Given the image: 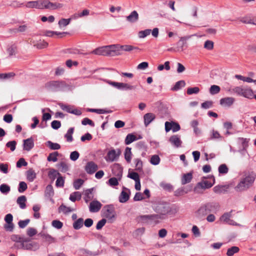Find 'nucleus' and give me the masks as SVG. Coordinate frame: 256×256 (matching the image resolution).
Wrapping results in <instances>:
<instances>
[{
  "label": "nucleus",
  "instance_id": "8",
  "mask_svg": "<svg viewBox=\"0 0 256 256\" xmlns=\"http://www.w3.org/2000/svg\"><path fill=\"white\" fill-rule=\"evenodd\" d=\"M16 246L18 248H22L26 250H36L38 248V244L36 242H30L28 238H24L22 242L18 244Z\"/></svg>",
  "mask_w": 256,
  "mask_h": 256
},
{
  "label": "nucleus",
  "instance_id": "49",
  "mask_svg": "<svg viewBox=\"0 0 256 256\" xmlns=\"http://www.w3.org/2000/svg\"><path fill=\"white\" fill-rule=\"evenodd\" d=\"M47 146L52 150H57L60 148V146L58 144L54 143L51 141L47 142Z\"/></svg>",
  "mask_w": 256,
  "mask_h": 256
},
{
  "label": "nucleus",
  "instance_id": "42",
  "mask_svg": "<svg viewBox=\"0 0 256 256\" xmlns=\"http://www.w3.org/2000/svg\"><path fill=\"white\" fill-rule=\"evenodd\" d=\"M60 176V174L56 170L54 169L50 170L48 173V177L52 180H54L57 176Z\"/></svg>",
  "mask_w": 256,
  "mask_h": 256
},
{
  "label": "nucleus",
  "instance_id": "32",
  "mask_svg": "<svg viewBox=\"0 0 256 256\" xmlns=\"http://www.w3.org/2000/svg\"><path fill=\"white\" fill-rule=\"evenodd\" d=\"M137 140L138 138L134 134H129L126 136L124 142L126 144L128 145Z\"/></svg>",
  "mask_w": 256,
  "mask_h": 256
},
{
  "label": "nucleus",
  "instance_id": "43",
  "mask_svg": "<svg viewBox=\"0 0 256 256\" xmlns=\"http://www.w3.org/2000/svg\"><path fill=\"white\" fill-rule=\"evenodd\" d=\"M160 156L157 154H154L152 156L150 162L153 165H158L160 162Z\"/></svg>",
  "mask_w": 256,
  "mask_h": 256
},
{
  "label": "nucleus",
  "instance_id": "5",
  "mask_svg": "<svg viewBox=\"0 0 256 256\" xmlns=\"http://www.w3.org/2000/svg\"><path fill=\"white\" fill-rule=\"evenodd\" d=\"M67 86L66 82L63 80H50L44 84L46 90L52 92L62 90Z\"/></svg>",
  "mask_w": 256,
  "mask_h": 256
},
{
  "label": "nucleus",
  "instance_id": "63",
  "mask_svg": "<svg viewBox=\"0 0 256 256\" xmlns=\"http://www.w3.org/2000/svg\"><path fill=\"white\" fill-rule=\"evenodd\" d=\"M64 178L62 176H58L56 182V186L57 187H60L62 188L64 186Z\"/></svg>",
  "mask_w": 256,
  "mask_h": 256
},
{
  "label": "nucleus",
  "instance_id": "23",
  "mask_svg": "<svg viewBox=\"0 0 256 256\" xmlns=\"http://www.w3.org/2000/svg\"><path fill=\"white\" fill-rule=\"evenodd\" d=\"M156 118V115L152 112L145 114L144 116V124L148 126Z\"/></svg>",
  "mask_w": 256,
  "mask_h": 256
},
{
  "label": "nucleus",
  "instance_id": "11",
  "mask_svg": "<svg viewBox=\"0 0 256 256\" xmlns=\"http://www.w3.org/2000/svg\"><path fill=\"white\" fill-rule=\"evenodd\" d=\"M116 56L122 55L123 52H130L134 49H138L137 47H134L131 45L114 44Z\"/></svg>",
  "mask_w": 256,
  "mask_h": 256
},
{
  "label": "nucleus",
  "instance_id": "46",
  "mask_svg": "<svg viewBox=\"0 0 256 256\" xmlns=\"http://www.w3.org/2000/svg\"><path fill=\"white\" fill-rule=\"evenodd\" d=\"M60 108L66 111V112L71 114V112L72 111L74 106H70L69 105H66L62 103H60L58 104Z\"/></svg>",
  "mask_w": 256,
  "mask_h": 256
},
{
  "label": "nucleus",
  "instance_id": "20",
  "mask_svg": "<svg viewBox=\"0 0 256 256\" xmlns=\"http://www.w3.org/2000/svg\"><path fill=\"white\" fill-rule=\"evenodd\" d=\"M128 192H130V190L128 188L124 187L123 190L121 192V194L119 196L120 202L124 203L128 200L130 198Z\"/></svg>",
  "mask_w": 256,
  "mask_h": 256
},
{
  "label": "nucleus",
  "instance_id": "44",
  "mask_svg": "<svg viewBox=\"0 0 256 256\" xmlns=\"http://www.w3.org/2000/svg\"><path fill=\"white\" fill-rule=\"evenodd\" d=\"M66 32H54V31H51V30H47L45 32L44 36L48 37H52L54 34H56L58 36L59 35H64L65 34H66Z\"/></svg>",
  "mask_w": 256,
  "mask_h": 256
},
{
  "label": "nucleus",
  "instance_id": "41",
  "mask_svg": "<svg viewBox=\"0 0 256 256\" xmlns=\"http://www.w3.org/2000/svg\"><path fill=\"white\" fill-rule=\"evenodd\" d=\"M88 111L90 112H96L98 114H108L112 112V110H107L104 109H94V108H88Z\"/></svg>",
  "mask_w": 256,
  "mask_h": 256
},
{
  "label": "nucleus",
  "instance_id": "15",
  "mask_svg": "<svg viewBox=\"0 0 256 256\" xmlns=\"http://www.w3.org/2000/svg\"><path fill=\"white\" fill-rule=\"evenodd\" d=\"M25 6L28 8H36L43 10V0L30 1L25 4Z\"/></svg>",
  "mask_w": 256,
  "mask_h": 256
},
{
  "label": "nucleus",
  "instance_id": "36",
  "mask_svg": "<svg viewBox=\"0 0 256 256\" xmlns=\"http://www.w3.org/2000/svg\"><path fill=\"white\" fill-rule=\"evenodd\" d=\"M222 138H223V137L220 136V134L218 131L212 130L210 132V135L209 140H216V139H220V140H222Z\"/></svg>",
  "mask_w": 256,
  "mask_h": 256
},
{
  "label": "nucleus",
  "instance_id": "37",
  "mask_svg": "<svg viewBox=\"0 0 256 256\" xmlns=\"http://www.w3.org/2000/svg\"><path fill=\"white\" fill-rule=\"evenodd\" d=\"M82 197L81 193L80 192H75L70 194V200L74 202L76 200H80Z\"/></svg>",
  "mask_w": 256,
  "mask_h": 256
},
{
  "label": "nucleus",
  "instance_id": "27",
  "mask_svg": "<svg viewBox=\"0 0 256 256\" xmlns=\"http://www.w3.org/2000/svg\"><path fill=\"white\" fill-rule=\"evenodd\" d=\"M192 172H190L187 174H184L181 178L182 184L184 185L190 182L192 179Z\"/></svg>",
  "mask_w": 256,
  "mask_h": 256
},
{
  "label": "nucleus",
  "instance_id": "17",
  "mask_svg": "<svg viewBox=\"0 0 256 256\" xmlns=\"http://www.w3.org/2000/svg\"><path fill=\"white\" fill-rule=\"evenodd\" d=\"M102 204L98 200H92L90 202L89 206V210L91 212H98L101 208Z\"/></svg>",
  "mask_w": 256,
  "mask_h": 256
},
{
  "label": "nucleus",
  "instance_id": "19",
  "mask_svg": "<svg viewBox=\"0 0 256 256\" xmlns=\"http://www.w3.org/2000/svg\"><path fill=\"white\" fill-rule=\"evenodd\" d=\"M112 172L114 175L120 180L122 175V168L119 164H114L112 168Z\"/></svg>",
  "mask_w": 256,
  "mask_h": 256
},
{
  "label": "nucleus",
  "instance_id": "47",
  "mask_svg": "<svg viewBox=\"0 0 256 256\" xmlns=\"http://www.w3.org/2000/svg\"><path fill=\"white\" fill-rule=\"evenodd\" d=\"M240 249L238 246H234L228 248L227 250L228 256H232L234 254L238 252Z\"/></svg>",
  "mask_w": 256,
  "mask_h": 256
},
{
  "label": "nucleus",
  "instance_id": "52",
  "mask_svg": "<svg viewBox=\"0 0 256 256\" xmlns=\"http://www.w3.org/2000/svg\"><path fill=\"white\" fill-rule=\"evenodd\" d=\"M238 142H240L242 146V148H247L248 147V143L250 139H248L244 138H238Z\"/></svg>",
  "mask_w": 256,
  "mask_h": 256
},
{
  "label": "nucleus",
  "instance_id": "53",
  "mask_svg": "<svg viewBox=\"0 0 256 256\" xmlns=\"http://www.w3.org/2000/svg\"><path fill=\"white\" fill-rule=\"evenodd\" d=\"M84 182V181L82 179H77L74 182V188L76 190H79L81 186L82 185Z\"/></svg>",
  "mask_w": 256,
  "mask_h": 256
},
{
  "label": "nucleus",
  "instance_id": "26",
  "mask_svg": "<svg viewBox=\"0 0 256 256\" xmlns=\"http://www.w3.org/2000/svg\"><path fill=\"white\" fill-rule=\"evenodd\" d=\"M138 18L139 16L138 12L136 10H134L130 15L126 16V20L130 23H134L138 20Z\"/></svg>",
  "mask_w": 256,
  "mask_h": 256
},
{
  "label": "nucleus",
  "instance_id": "39",
  "mask_svg": "<svg viewBox=\"0 0 256 256\" xmlns=\"http://www.w3.org/2000/svg\"><path fill=\"white\" fill-rule=\"evenodd\" d=\"M74 128H70L64 136V137L66 138L67 141L68 142H71L73 140L72 135L74 133Z\"/></svg>",
  "mask_w": 256,
  "mask_h": 256
},
{
  "label": "nucleus",
  "instance_id": "33",
  "mask_svg": "<svg viewBox=\"0 0 256 256\" xmlns=\"http://www.w3.org/2000/svg\"><path fill=\"white\" fill-rule=\"evenodd\" d=\"M186 85L184 80H181L177 82L174 86L171 88L172 91H177L180 90L182 88L184 87Z\"/></svg>",
  "mask_w": 256,
  "mask_h": 256
},
{
  "label": "nucleus",
  "instance_id": "25",
  "mask_svg": "<svg viewBox=\"0 0 256 256\" xmlns=\"http://www.w3.org/2000/svg\"><path fill=\"white\" fill-rule=\"evenodd\" d=\"M232 210L230 212L224 213L220 218V220L228 224H234V221L230 218L232 216Z\"/></svg>",
  "mask_w": 256,
  "mask_h": 256
},
{
  "label": "nucleus",
  "instance_id": "35",
  "mask_svg": "<svg viewBox=\"0 0 256 256\" xmlns=\"http://www.w3.org/2000/svg\"><path fill=\"white\" fill-rule=\"evenodd\" d=\"M84 225V220L82 218H79L73 223V228L74 230H78L82 227Z\"/></svg>",
  "mask_w": 256,
  "mask_h": 256
},
{
  "label": "nucleus",
  "instance_id": "18",
  "mask_svg": "<svg viewBox=\"0 0 256 256\" xmlns=\"http://www.w3.org/2000/svg\"><path fill=\"white\" fill-rule=\"evenodd\" d=\"M235 98L232 97H226L222 98L220 100V104L224 107H230L234 103Z\"/></svg>",
  "mask_w": 256,
  "mask_h": 256
},
{
  "label": "nucleus",
  "instance_id": "51",
  "mask_svg": "<svg viewBox=\"0 0 256 256\" xmlns=\"http://www.w3.org/2000/svg\"><path fill=\"white\" fill-rule=\"evenodd\" d=\"M220 87L216 85H212L210 86V92L211 94H216L220 92Z\"/></svg>",
  "mask_w": 256,
  "mask_h": 256
},
{
  "label": "nucleus",
  "instance_id": "1",
  "mask_svg": "<svg viewBox=\"0 0 256 256\" xmlns=\"http://www.w3.org/2000/svg\"><path fill=\"white\" fill-rule=\"evenodd\" d=\"M220 209V205L218 202H206L201 204L196 211V217L199 220H204L208 214H216Z\"/></svg>",
  "mask_w": 256,
  "mask_h": 256
},
{
  "label": "nucleus",
  "instance_id": "12",
  "mask_svg": "<svg viewBox=\"0 0 256 256\" xmlns=\"http://www.w3.org/2000/svg\"><path fill=\"white\" fill-rule=\"evenodd\" d=\"M64 4L59 2H52L49 0H43V9L55 10L62 8Z\"/></svg>",
  "mask_w": 256,
  "mask_h": 256
},
{
  "label": "nucleus",
  "instance_id": "45",
  "mask_svg": "<svg viewBox=\"0 0 256 256\" xmlns=\"http://www.w3.org/2000/svg\"><path fill=\"white\" fill-rule=\"evenodd\" d=\"M58 156V152H54L50 153L49 154V156H48L47 160L49 162L52 161L53 162H56L58 160L57 156Z\"/></svg>",
  "mask_w": 256,
  "mask_h": 256
},
{
  "label": "nucleus",
  "instance_id": "10",
  "mask_svg": "<svg viewBox=\"0 0 256 256\" xmlns=\"http://www.w3.org/2000/svg\"><path fill=\"white\" fill-rule=\"evenodd\" d=\"M106 82L110 85L116 88L118 90H131L134 89V86H133L126 83L118 82H112L110 80H107Z\"/></svg>",
  "mask_w": 256,
  "mask_h": 256
},
{
  "label": "nucleus",
  "instance_id": "60",
  "mask_svg": "<svg viewBox=\"0 0 256 256\" xmlns=\"http://www.w3.org/2000/svg\"><path fill=\"white\" fill-rule=\"evenodd\" d=\"M48 44L46 42H45L44 40H40L36 44H34V46L38 49H42L46 48L48 46Z\"/></svg>",
  "mask_w": 256,
  "mask_h": 256
},
{
  "label": "nucleus",
  "instance_id": "50",
  "mask_svg": "<svg viewBox=\"0 0 256 256\" xmlns=\"http://www.w3.org/2000/svg\"><path fill=\"white\" fill-rule=\"evenodd\" d=\"M10 190V186L6 184H4L0 186V191L2 194H7Z\"/></svg>",
  "mask_w": 256,
  "mask_h": 256
},
{
  "label": "nucleus",
  "instance_id": "31",
  "mask_svg": "<svg viewBox=\"0 0 256 256\" xmlns=\"http://www.w3.org/2000/svg\"><path fill=\"white\" fill-rule=\"evenodd\" d=\"M26 196H19L16 200L17 204L19 205L20 207L24 209L26 207Z\"/></svg>",
  "mask_w": 256,
  "mask_h": 256
},
{
  "label": "nucleus",
  "instance_id": "29",
  "mask_svg": "<svg viewBox=\"0 0 256 256\" xmlns=\"http://www.w3.org/2000/svg\"><path fill=\"white\" fill-rule=\"evenodd\" d=\"M26 176L28 180L32 182L36 178V174L32 168H30L26 172Z\"/></svg>",
  "mask_w": 256,
  "mask_h": 256
},
{
  "label": "nucleus",
  "instance_id": "56",
  "mask_svg": "<svg viewBox=\"0 0 256 256\" xmlns=\"http://www.w3.org/2000/svg\"><path fill=\"white\" fill-rule=\"evenodd\" d=\"M71 18H62L58 22V25L60 27L66 26H68L70 22Z\"/></svg>",
  "mask_w": 256,
  "mask_h": 256
},
{
  "label": "nucleus",
  "instance_id": "34",
  "mask_svg": "<svg viewBox=\"0 0 256 256\" xmlns=\"http://www.w3.org/2000/svg\"><path fill=\"white\" fill-rule=\"evenodd\" d=\"M124 158L128 163H130L132 160V153L131 152V148L126 147L124 151Z\"/></svg>",
  "mask_w": 256,
  "mask_h": 256
},
{
  "label": "nucleus",
  "instance_id": "30",
  "mask_svg": "<svg viewBox=\"0 0 256 256\" xmlns=\"http://www.w3.org/2000/svg\"><path fill=\"white\" fill-rule=\"evenodd\" d=\"M93 188L86 190L84 192V200L86 203L92 200L94 198L92 194Z\"/></svg>",
  "mask_w": 256,
  "mask_h": 256
},
{
  "label": "nucleus",
  "instance_id": "62",
  "mask_svg": "<svg viewBox=\"0 0 256 256\" xmlns=\"http://www.w3.org/2000/svg\"><path fill=\"white\" fill-rule=\"evenodd\" d=\"M28 188L26 184L24 182H20L18 185V190L20 192H23Z\"/></svg>",
  "mask_w": 256,
  "mask_h": 256
},
{
  "label": "nucleus",
  "instance_id": "24",
  "mask_svg": "<svg viewBox=\"0 0 256 256\" xmlns=\"http://www.w3.org/2000/svg\"><path fill=\"white\" fill-rule=\"evenodd\" d=\"M54 195V190L51 184H48L44 192L45 197L50 198V200L54 202L52 198Z\"/></svg>",
  "mask_w": 256,
  "mask_h": 256
},
{
  "label": "nucleus",
  "instance_id": "13",
  "mask_svg": "<svg viewBox=\"0 0 256 256\" xmlns=\"http://www.w3.org/2000/svg\"><path fill=\"white\" fill-rule=\"evenodd\" d=\"M140 220L142 221H150L155 224H158L160 220H162V218L157 214L143 215L140 216Z\"/></svg>",
  "mask_w": 256,
  "mask_h": 256
},
{
  "label": "nucleus",
  "instance_id": "9",
  "mask_svg": "<svg viewBox=\"0 0 256 256\" xmlns=\"http://www.w3.org/2000/svg\"><path fill=\"white\" fill-rule=\"evenodd\" d=\"M211 179L212 182L208 180H205L198 182L194 188V192L196 193H200L202 190H204L211 188L214 184L215 180L214 176H212Z\"/></svg>",
  "mask_w": 256,
  "mask_h": 256
},
{
  "label": "nucleus",
  "instance_id": "40",
  "mask_svg": "<svg viewBox=\"0 0 256 256\" xmlns=\"http://www.w3.org/2000/svg\"><path fill=\"white\" fill-rule=\"evenodd\" d=\"M57 167L62 172H65L68 170V166L64 162H62L60 164H58Z\"/></svg>",
  "mask_w": 256,
  "mask_h": 256
},
{
  "label": "nucleus",
  "instance_id": "48",
  "mask_svg": "<svg viewBox=\"0 0 256 256\" xmlns=\"http://www.w3.org/2000/svg\"><path fill=\"white\" fill-rule=\"evenodd\" d=\"M200 88L198 86H195L193 88H188L187 89V94L188 95H192V94H197L200 92Z\"/></svg>",
  "mask_w": 256,
  "mask_h": 256
},
{
  "label": "nucleus",
  "instance_id": "2",
  "mask_svg": "<svg viewBox=\"0 0 256 256\" xmlns=\"http://www.w3.org/2000/svg\"><path fill=\"white\" fill-rule=\"evenodd\" d=\"M153 210L162 220L166 218V215H174L178 211L176 206H170L166 202H158L153 206Z\"/></svg>",
  "mask_w": 256,
  "mask_h": 256
},
{
  "label": "nucleus",
  "instance_id": "16",
  "mask_svg": "<svg viewBox=\"0 0 256 256\" xmlns=\"http://www.w3.org/2000/svg\"><path fill=\"white\" fill-rule=\"evenodd\" d=\"M98 169V165L92 161L88 162L85 166V170L90 174H93Z\"/></svg>",
  "mask_w": 256,
  "mask_h": 256
},
{
  "label": "nucleus",
  "instance_id": "14",
  "mask_svg": "<svg viewBox=\"0 0 256 256\" xmlns=\"http://www.w3.org/2000/svg\"><path fill=\"white\" fill-rule=\"evenodd\" d=\"M120 154V149H117L116 150L114 149L109 150L105 157V160L106 162H112L118 159Z\"/></svg>",
  "mask_w": 256,
  "mask_h": 256
},
{
  "label": "nucleus",
  "instance_id": "3",
  "mask_svg": "<svg viewBox=\"0 0 256 256\" xmlns=\"http://www.w3.org/2000/svg\"><path fill=\"white\" fill-rule=\"evenodd\" d=\"M256 179L255 175L253 174H248L244 177L242 178L234 187V190L237 192H242L247 190L251 188Z\"/></svg>",
  "mask_w": 256,
  "mask_h": 256
},
{
  "label": "nucleus",
  "instance_id": "64",
  "mask_svg": "<svg viewBox=\"0 0 256 256\" xmlns=\"http://www.w3.org/2000/svg\"><path fill=\"white\" fill-rule=\"evenodd\" d=\"M204 48L208 50H212L214 48V42L210 40H207L204 44Z\"/></svg>",
  "mask_w": 256,
  "mask_h": 256
},
{
  "label": "nucleus",
  "instance_id": "22",
  "mask_svg": "<svg viewBox=\"0 0 256 256\" xmlns=\"http://www.w3.org/2000/svg\"><path fill=\"white\" fill-rule=\"evenodd\" d=\"M24 150L26 151H30L34 146V141L33 138L31 137L24 140Z\"/></svg>",
  "mask_w": 256,
  "mask_h": 256
},
{
  "label": "nucleus",
  "instance_id": "6",
  "mask_svg": "<svg viewBox=\"0 0 256 256\" xmlns=\"http://www.w3.org/2000/svg\"><path fill=\"white\" fill-rule=\"evenodd\" d=\"M92 54L105 56H116L114 44L97 48L92 51Z\"/></svg>",
  "mask_w": 256,
  "mask_h": 256
},
{
  "label": "nucleus",
  "instance_id": "38",
  "mask_svg": "<svg viewBox=\"0 0 256 256\" xmlns=\"http://www.w3.org/2000/svg\"><path fill=\"white\" fill-rule=\"evenodd\" d=\"M134 162L136 165V170L140 172H142L143 164L140 158H135Z\"/></svg>",
  "mask_w": 256,
  "mask_h": 256
},
{
  "label": "nucleus",
  "instance_id": "61",
  "mask_svg": "<svg viewBox=\"0 0 256 256\" xmlns=\"http://www.w3.org/2000/svg\"><path fill=\"white\" fill-rule=\"evenodd\" d=\"M16 145V142L15 140H12L8 142L6 146L7 148H10L12 152H13L15 150Z\"/></svg>",
  "mask_w": 256,
  "mask_h": 256
},
{
  "label": "nucleus",
  "instance_id": "55",
  "mask_svg": "<svg viewBox=\"0 0 256 256\" xmlns=\"http://www.w3.org/2000/svg\"><path fill=\"white\" fill-rule=\"evenodd\" d=\"M228 168L226 164H220L218 167V172L221 174H226L228 172Z\"/></svg>",
  "mask_w": 256,
  "mask_h": 256
},
{
  "label": "nucleus",
  "instance_id": "4",
  "mask_svg": "<svg viewBox=\"0 0 256 256\" xmlns=\"http://www.w3.org/2000/svg\"><path fill=\"white\" fill-rule=\"evenodd\" d=\"M226 90L230 94H236L238 96H242L248 99L253 98V90L248 86H238L230 88Z\"/></svg>",
  "mask_w": 256,
  "mask_h": 256
},
{
  "label": "nucleus",
  "instance_id": "21",
  "mask_svg": "<svg viewBox=\"0 0 256 256\" xmlns=\"http://www.w3.org/2000/svg\"><path fill=\"white\" fill-rule=\"evenodd\" d=\"M170 142L172 145L176 148H179L181 146L182 141L180 140V136L178 135H174L170 137Z\"/></svg>",
  "mask_w": 256,
  "mask_h": 256
},
{
  "label": "nucleus",
  "instance_id": "58",
  "mask_svg": "<svg viewBox=\"0 0 256 256\" xmlns=\"http://www.w3.org/2000/svg\"><path fill=\"white\" fill-rule=\"evenodd\" d=\"M58 209L60 211H62L64 214H68L74 210L72 209L71 208L66 206L64 204H62L59 207Z\"/></svg>",
  "mask_w": 256,
  "mask_h": 256
},
{
  "label": "nucleus",
  "instance_id": "54",
  "mask_svg": "<svg viewBox=\"0 0 256 256\" xmlns=\"http://www.w3.org/2000/svg\"><path fill=\"white\" fill-rule=\"evenodd\" d=\"M151 30L150 29H146L144 30H141L138 32V35L140 38H144L146 36L150 34Z\"/></svg>",
  "mask_w": 256,
  "mask_h": 256
},
{
  "label": "nucleus",
  "instance_id": "28",
  "mask_svg": "<svg viewBox=\"0 0 256 256\" xmlns=\"http://www.w3.org/2000/svg\"><path fill=\"white\" fill-rule=\"evenodd\" d=\"M38 235L42 238L44 241L48 242V244H51L56 242L55 238L48 234L41 232L38 234Z\"/></svg>",
  "mask_w": 256,
  "mask_h": 256
},
{
  "label": "nucleus",
  "instance_id": "57",
  "mask_svg": "<svg viewBox=\"0 0 256 256\" xmlns=\"http://www.w3.org/2000/svg\"><path fill=\"white\" fill-rule=\"evenodd\" d=\"M186 38L184 37H182L178 42V48L182 51L184 50V48L186 44Z\"/></svg>",
  "mask_w": 256,
  "mask_h": 256
},
{
  "label": "nucleus",
  "instance_id": "7",
  "mask_svg": "<svg viewBox=\"0 0 256 256\" xmlns=\"http://www.w3.org/2000/svg\"><path fill=\"white\" fill-rule=\"evenodd\" d=\"M102 212V216L106 218L109 222L112 223L116 220V214L114 205H106L103 208Z\"/></svg>",
  "mask_w": 256,
  "mask_h": 256
},
{
  "label": "nucleus",
  "instance_id": "59",
  "mask_svg": "<svg viewBox=\"0 0 256 256\" xmlns=\"http://www.w3.org/2000/svg\"><path fill=\"white\" fill-rule=\"evenodd\" d=\"M24 238L17 234H12L11 236L10 239L12 241L20 244Z\"/></svg>",
  "mask_w": 256,
  "mask_h": 256
}]
</instances>
